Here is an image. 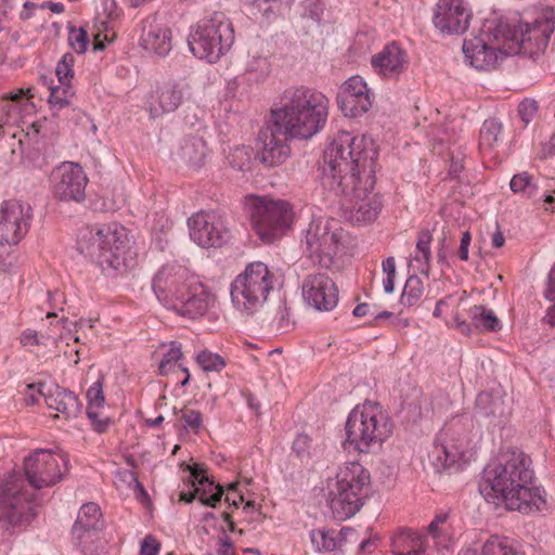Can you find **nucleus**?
Listing matches in <instances>:
<instances>
[{
    "instance_id": "obj_7",
    "label": "nucleus",
    "mask_w": 555,
    "mask_h": 555,
    "mask_svg": "<svg viewBox=\"0 0 555 555\" xmlns=\"http://www.w3.org/2000/svg\"><path fill=\"white\" fill-rule=\"evenodd\" d=\"M393 423L377 402L357 405L346 422L347 442L361 453L378 448L392 434Z\"/></svg>"
},
{
    "instance_id": "obj_38",
    "label": "nucleus",
    "mask_w": 555,
    "mask_h": 555,
    "mask_svg": "<svg viewBox=\"0 0 555 555\" xmlns=\"http://www.w3.org/2000/svg\"><path fill=\"white\" fill-rule=\"evenodd\" d=\"M229 163L233 169L246 175L251 171V153L246 147H235L229 155Z\"/></svg>"
},
{
    "instance_id": "obj_25",
    "label": "nucleus",
    "mask_w": 555,
    "mask_h": 555,
    "mask_svg": "<svg viewBox=\"0 0 555 555\" xmlns=\"http://www.w3.org/2000/svg\"><path fill=\"white\" fill-rule=\"evenodd\" d=\"M465 443L450 442L448 440V431L440 434L435 441L429 457L436 469H441L454 464L464 453Z\"/></svg>"
},
{
    "instance_id": "obj_27",
    "label": "nucleus",
    "mask_w": 555,
    "mask_h": 555,
    "mask_svg": "<svg viewBox=\"0 0 555 555\" xmlns=\"http://www.w3.org/2000/svg\"><path fill=\"white\" fill-rule=\"evenodd\" d=\"M142 46L157 55H166L171 50V30L158 24H151L143 30Z\"/></svg>"
},
{
    "instance_id": "obj_30",
    "label": "nucleus",
    "mask_w": 555,
    "mask_h": 555,
    "mask_svg": "<svg viewBox=\"0 0 555 555\" xmlns=\"http://www.w3.org/2000/svg\"><path fill=\"white\" fill-rule=\"evenodd\" d=\"M100 529H73V539L83 555H99L103 548V542L99 537Z\"/></svg>"
},
{
    "instance_id": "obj_1",
    "label": "nucleus",
    "mask_w": 555,
    "mask_h": 555,
    "mask_svg": "<svg viewBox=\"0 0 555 555\" xmlns=\"http://www.w3.org/2000/svg\"><path fill=\"white\" fill-rule=\"evenodd\" d=\"M377 149L372 138L354 137L341 131L323 153L320 166L322 185L348 203L349 220L356 224L371 223L382 210V199L373 191L376 183Z\"/></svg>"
},
{
    "instance_id": "obj_23",
    "label": "nucleus",
    "mask_w": 555,
    "mask_h": 555,
    "mask_svg": "<svg viewBox=\"0 0 555 555\" xmlns=\"http://www.w3.org/2000/svg\"><path fill=\"white\" fill-rule=\"evenodd\" d=\"M511 415V400L505 396L480 392L476 398L475 416L487 426L500 427Z\"/></svg>"
},
{
    "instance_id": "obj_57",
    "label": "nucleus",
    "mask_w": 555,
    "mask_h": 555,
    "mask_svg": "<svg viewBox=\"0 0 555 555\" xmlns=\"http://www.w3.org/2000/svg\"><path fill=\"white\" fill-rule=\"evenodd\" d=\"M234 546V543L230 539V537L225 533V531L222 529L221 535L218 540V548L217 554L218 555H235L234 553L230 552V550Z\"/></svg>"
},
{
    "instance_id": "obj_29",
    "label": "nucleus",
    "mask_w": 555,
    "mask_h": 555,
    "mask_svg": "<svg viewBox=\"0 0 555 555\" xmlns=\"http://www.w3.org/2000/svg\"><path fill=\"white\" fill-rule=\"evenodd\" d=\"M206 142L199 137L184 139L180 145L178 156L193 168H199L206 156Z\"/></svg>"
},
{
    "instance_id": "obj_20",
    "label": "nucleus",
    "mask_w": 555,
    "mask_h": 555,
    "mask_svg": "<svg viewBox=\"0 0 555 555\" xmlns=\"http://www.w3.org/2000/svg\"><path fill=\"white\" fill-rule=\"evenodd\" d=\"M472 11L464 0H439L433 23L446 35L464 34L470 23Z\"/></svg>"
},
{
    "instance_id": "obj_34",
    "label": "nucleus",
    "mask_w": 555,
    "mask_h": 555,
    "mask_svg": "<svg viewBox=\"0 0 555 555\" xmlns=\"http://www.w3.org/2000/svg\"><path fill=\"white\" fill-rule=\"evenodd\" d=\"M480 555H525L506 537L491 535L481 547Z\"/></svg>"
},
{
    "instance_id": "obj_31",
    "label": "nucleus",
    "mask_w": 555,
    "mask_h": 555,
    "mask_svg": "<svg viewBox=\"0 0 555 555\" xmlns=\"http://www.w3.org/2000/svg\"><path fill=\"white\" fill-rule=\"evenodd\" d=\"M433 236L429 231H422L418 234L416 242L415 254L412 262L416 267L417 271L422 274L429 276L430 259H431V245Z\"/></svg>"
},
{
    "instance_id": "obj_8",
    "label": "nucleus",
    "mask_w": 555,
    "mask_h": 555,
    "mask_svg": "<svg viewBox=\"0 0 555 555\" xmlns=\"http://www.w3.org/2000/svg\"><path fill=\"white\" fill-rule=\"evenodd\" d=\"M275 274L261 261L246 266L231 283L233 306L245 314L258 312L268 301L276 285Z\"/></svg>"
},
{
    "instance_id": "obj_56",
    "label": "nucleus",
    "mask_w": 555,
    "mask_h": 555,
    "mask_svg": "<svg viewBox=\"0 0 555 555\" xmlns=\"http://www.w3.org/2000/svg\"><path fill=\"white\" fill-rule=\"evenodd\" d=\"M14 108V104L9 103L8 100L0 98V135L3 132V127L9 122L11 111Z\"/></svg>"
},
{
    "instance_id": "obj_58",
    "label": "nucleus",
    "mask_w": 555,
    "mask_h": 555,
    "mask_svg": "<svg viewBox=\"0 0 555 555\" xmlns=\"http://www.w3.org/2000/svg\"><path fill=\"white\" fill-rule=\"evenodd\" d=\"M395 555H426V544L422 538L412 540V545L405 552H395Z\"/></svg>"
},
{
    "instance_id": "obj_41",
    "label": "nucleus",
    "mask_w": 555,
    "mask_h": 555,
    "mask_svg": "<svg viewBox=\"0 0 555 555\" xmlns=\"http://www.w3.org/2000/svg\"><path fill=\"white\" fill-rule=\"evenodd\" d=\"M196 362L205 372H219L225 366L223 358L208 350L199 352Z\"/></svg>"
},
{
    "instance_id": "obj_21",
    "label": "nucleus",
    "mask_w": 555,
    "mask_h": 555,
    "mask_svg": "<svg viewBox=\"0 0 555 555\" xmlns=\"http://www.w3.org/2000/svg\"><path fill=\"white\" fill-rule=\"evenodd\" d=\"M374 94L360 76L346 80L337 94V103L346 117H358L373 105Z\"/></svg>"
},
{
    "instance_id": "obj_33",
    "label": "nucleus",
    "mask_w": 555,
    "mask_h": 555,
    "mask_svg": "<svg viewBox=\"0 0 555 555\" xmlns=\"http://www.w3.org/2000/svg\"><path fill=\"white\" fill-rule=\"evenodd\" d=\"M469 318L474 327H482L487 331L495 332L500 330V320L494 312L483 306L475 305L468 310Z\"/></svg>"
},
{
    "instance_id": "obj_12",
    "label": "nucleus",
    "mask_w": 555,
    "mask_h": 555,
    "mask_svg": "<svg viewBox=\"0 0 555 555\" xmlns=\"http://www.w3.org/2000/svg\"><path fill=\"white\" fill-rule=\"evenodd\" d=\"M346 240L347 233L337 220L319 218L309 223L302 243L305 253L314 263L330 269L345 248Z\"/></svg>"
},
{
    "instance_id": "obj_19",
    "label": "nucleus",
    "mask_w": 555,
    "mask_h": 555,
    "mask_svg": "<svg viewBox=\"0 0 555 555\" xmlns=\"http://www.w3.org/2000/svg\"><path fill=\"white\" fill-rule=\"evenodd\" d=\"M53 193L60 201L80 203L86 196L88 178L78 163L64 162L52 173Z\"/></svg>"
},
{
    "instance_id": "obj_43",
    "label": "nucleus",
    "mask_w": 555,
    "mask_h": 555,
    "mask_svg": "<svg viewBox=\"0 0 555 555\" xmlns=\"http://www.w3.org/2000/svg\"><path fill=\"white\" fill-rule=\"evenodd\" d=\"M511 190L515 193H525L532 196L535 191V185L532 183L531 176L524 171L515 175L509 182Z\"/></svg>"
},
{
    "instance_id": "obj_40",
    "label": "nucleus",
    "mask_w": 555,
    "mask_h": 555,
    "mask_svg": "<svg viewBox=\"0 0 555 555\" xmlns=\"http://www.w3.org/2000/svg\"><path fill=\"white\" fill-rule=\"evenodd\" d=\"M544 297L553 302L546 310L545 315L543 317V322L548 324L552 327H555V263L548 273L547 284L544 291Z\"/></svg>"
},
{
    "instance_id": "obj_3",
    "label": "nucleus",
    "mask_w": 555,
    "mask_h": 555,
    "mask_svg": "<svg viewBox=\"0 0 555 555\" xmlns=\"http://www.w3.org/2000/svg\"><path fill=\"white\" fill-rule=\"evenodd\" d=\"M532 480L530 457L520 450L508 449L486 466L479 491L488 502L503 504L509 511L540 512L546 501L538 488L531 487Z\"/></svg>"
},
{
    "instance_id": "obj_49",
    "label": "nucleus",
    "mask_w": 555,
    "mask_h": 555,
    "mask_svg": "<svg viewBox=\"0 0 555 555\" xmlns=\"http://www.w3.org/2000/svg\"><path fill=\"white\" fill-rule=\"evenodd\" d=\"M538 112V103L531 99H525L518 105V115L525 125H528Z\"/></svg>"
},
{
    "instance_id": "obj_5",
    "label": "nucleus",
    "mask_w": 555,
    "mask_h": 555,
    "mask_svg": "<svg viewBox=\"0 0 555 555\" xmlns=\"http://www.w3.org/2000/svg\"><path fill=\"white\" fill-rule=\"evenodd\" d=\"M157 299L182 317H203L215 304V294L197 276L179 264L164 266L153 279Z\"/></svg>"
},
{
    "instance_id": "obj_53",
    "label": "nucleus",
    "mask_w": 555,
    "mask_h": 555,
    "mask_svg": "<svg viewBox=\"0 0 555 555\" xmlns=\"http://www.w3.org/2000/svg\"><path fill=\"white\" fill-rule=\"evenodd\" d=\"M223 494L224 490L223 487L220 485H217L216 492L212 493L210 496H206V489L203 488V493L199 494V502L203 505L216 507L217 504L221 501Z\"/></svg>"
},
{
    "instance_id": "obj_42",
    "label": "nucleus",
    "mask_w": 555,
    "mask_h": 555,
    "mask_svg": "<svg viewBox=\"0 0 555 555\" xmlns=\"http://www.w3.org/2000/svg\"><path fill=\"white\" fill-rule=\"evenodd\" d=\"M270 62L266 56L251 55L249 56L245 70L256 75V79H264L270 73Z\"/></svg>"
},
{
    "instance_id": "obj_14",
    "label": "nucleus",
    "mask_w": 555,
    "mask_h": 555,
    "mask_svg": "<svg viewBox=\"0 0 555 555\" xmlns=\"http://www.w3.org/2000/svg\"><path fill=\"white\" fill-rule=\"evenodd\" d=\"M64 454L48 449H37L24 460V473L28 486L39 490L60 482L68 469Z\"/></svg>"
},
{
    "instance_id": "obj_32",
    "label": "nucleus",
    "mask_w": 555,
    "mask_h": 555,
    "mask_svg": "<svg viewBox=\"0 0 555 555\" xmlns=\"http://www.w3.org/2000/svg\"><path fill=\"white\" fill-rule=\"evenodd\" d=\"M101 509L95 503H87L78 512L73 529L79 532L81 529H101Z\"/></svg>"
},
{
    "instance_id": "obj_61",
    "label": "nucleus",
    "mask_w": 555,
    "mask_h": 555,
    "mask_svg": "<svg viewBox=\"0 0 555 555\" xmlns=\"http://www.w3.org/2000/svg\"><path fill=\"white\" fill-rule=\"evenodd\" d=\"M472 236L468 231H465L461 237V244L459 248V258L463 261L468 260V248L470 245Z\"/></svg>"
},
{
    "instance_id": "obj_47",
    "label": "nucleus",
    "mask_w": 555,
    "mask_h": 555,
    "mask_svg": "<svg viewBox=\"0 0 555 555\" xmlns=\"http://www.w3.org/2000/svg\"><path fill=\"white\" fill-rule=\"evenodd\" d=\"M74 56L69 53L63 55L60 62L56 65L55 74L59 79V83H70V79L74 76L73 65H74Z\"/></svg>"
},
{
    "instance_id": "obj_59",
    "label": "nucleus",
    "mask_w": 555,
    "mask_h": 555,
    "mask_svg": "<svg viewBox=\"0 0 555 555\" xmlns=\"http://www.w3.org/2000/svg\"><path fill=\"white\" fill-rule=\"evenodd\" d=\"M237 486H238L237 482L230 483L229 485V492L225 495V501L229 504L233 505L234 507H237L238 504L242 503L243 500H244L243 494H241V493L236 494Z\"/></svg>"
},
{
    "instance_id": "obj_55",
    "label": "nucleus",
    "mask_w": 555,
    "mask_h": 555,
    "mask_svg": "<svg viewBox=\"0 0 555 555\" xmlns=\"http://www.w3.org/2000/svg\"><path fill=\"white\" fill-rule=\"evenodd\" d=\"M160 544L152 535H147L141 543V555H156L159 552Z\"/></svg>"
},
{
    "instance_id": "obj_9",
    "label": "nucleus",
    "mask_w": 555,
    "mask_h": 555,
    "mask_svg": "<svg viewBox=\"0 0 555 555\" xmlns=\"http://www.w3.org/2000/svg\"><path fill=\"white\" fill-rule=\"evenodd\" d=\"M370 485L369 472L358 462L339 468L336 481L330 489V507L338 519L352 517L363 506L365 490Z\"/></svg>"
},
{
    "instance_id": "obj_28",
    "label": "nucleus",
    "mask_w": 555,
    "mask_h": 555,
    "mask_svg": "<svg viewBox=\"0 0 555 555\" xmlns=\"http://www.w3.org/2000/svg\"><path fill=\"white\" fill-rule=\"evenodd\" d=\"M427 532L435 541L438 548H449L453 542V528L450 522V514L439 513L427 527Z\"/></svg>"
},
{
    "instance_id": "obj_63",
    "label": "nucleus",
    "mask_w": 555,
    "mask_h": 555,
    "mask_svg": "<svg viewBox=\"0 0 555 555\" xmlns=\"http://www.w3.org/2000/svg\"><path fill=\"white\" fill-rule=\"evenodd\" d=\"M87 415L91 420L94 429L99 433H104L108 427L107 420H99L98 413L93 410H87Z\"/></svg>"
},
{
    "instance_id": "obj_36",
    "label": "nucleus",
    "mask_w": 555,
    "mask_h": 555,
    "mask_svg": "<svg viewBox=\"0 0 555 555\" xmlns=\"http://www.w3.org/2000/svg\"><path fill=\"white\" fill-rule=\"evenodd\" d=\"M424 293V286L421 279L416 275H411L404 285L401 301L406 306H415Z\"/></svg>"
},
{
    "instance_id": "obj_44",
    "label": "nucleus",
    "mask_w": 555,
    "mask_h": 555,
    "mask_svg": "<svg viewBox=\"0 0 555 555\" xmlns=\"http://www.w3.org/2000/svg\"><path fill=\"white\" fill-rule=\"evenodd\" d=\"M180 421H182V427L194 434H197L203 424V417L199 411L192 409H183L180 411Z\"/></svg>"
},
{
    "instance_id": "obj_10",
    "label": "nucleus",
    "mask_w": 555,
    "mask_h": 555,
    "mask_svg": "<svg viewBox=\"0 0 555 555\" xmlns=\"http://www.w3.org/2000/svg\"><path fill=\"white\" fill-rule=\"evenodd\" d=\"M253 229L263 243L281 238L293 222L291 205L283 199L250 194L245 197Z\"/></svg>"
},
{
    "instance_id": "obj_37",
    "label": "nucleus",
    "mask_w": 555,
    "mask_h": 555,
    "mask_svg": "<svg viewBox=\"0 0 555 555\" xmlns=\"http://www.w3.org/2000/svg\"><path fill=\"white\" fill-rule=\"evenodd\" d=\"M49 89V103L52 108H62L69 105L70 98L74 94L70 83H59L57 86H51Z\"/></svg>"
},
{
    "instance_id": "obj_15",
    "label": "nucleus",
    "mask_w": 555,
    "mask_h": 555,
    "mask_svg": "<svg viewBox=\"0 0 555 555\" xmlns=\"http://www.w3.org/2000/svg\"><path fill=\"white\" fill-rule=\"evenodd\" d=\"M190 237L203 248L221 247L230 238L229 229L215 211H199L188 220Z\"/></svg>"
},
{
    "instance_id": "obj_46",
    "label": "nucleus",
    "mask_w": 555,
    "mask_h": 555,
    "mask_svg": "<svg viewBox=\"0 0 555 555\" xmlns=\"http://www.w3.org/2000/svg\"><path fill=\"white\" fill-rule=\"evenodd\" d=\"M68 42L77 53H85L89 44V37L86 29L83 27H70L68 33Z\"/></svg>"
},
{
    "instance_id": "obj_17",
    "label": "nucleus",
    "mask_w": 555,
    "mask_h": 555,
    "mask_svg": "<svg viewBox=\"0 0 555 555\" xmlns=\"http://www.w3.org/2000/svg\"><path fill=\"white\" fill-rule=\"evenodd\" d=\"M30 219L29 204L17 199L4 201L0 206V244H17L27 233Z\"/></svg>"
},
{
    "instance_id": "obj_52",
    "label": "nucleus",
    "mask_w": 555,
    "mask_h": 555,
    "mask_svg": "<svg viewBox=\"0 0 555 555\" xmlns=\"http://www.w3.org/2000/svg\"><path fill=\"white\" fill-rule=\"evenodd\" d=\"M189 469H190V473H191V476H190V483L192 485V481H195V486L199 485V486H203L205 487V485H208L209 487H212L214 486V481L210 480L206 475H205V468L203 465L201 464H194L192 466H189Z\"/></svg>"
},
{
    "instance_id": "obj_16",
    "label": "nucleus",
    "mask_w": 555,
    "mask_h": 555,
    "mask_svg": "<svg viewBox=\"0 0 555 555\" xmlns=\"http://www.w3.org/2000/svg\"><path fill=\"white\" fill-rule=\"evenodd\" d=\"M191 96V87L183 79L170 78L159 83L147 99V111L152 118H157L166 113L175 112L185 100Z\"/></svg>"
},
{
    "instance_id": "obj_54",
    "label": "nucleus",
    "mask_w": 555,
    "mask_h": 555,
    "mask_svg": "<svg viewBox=\"0 0 555 555\" xmlns=\"http://www.w3.org/2000/svg\"><path fill=\"white\" fill-rule=\"evenodd\" d=\"M310 446V438L307 435H298L294 442H293V451L296 452V454L299 457H304L308 454V449Z\"/></svg>"
},
{
    "instance_id": "obj_2",
    "label": "nucleus",
    "mask_w": 555,
    "mask_h": 555,
    "mask_svg": "<svg viewBox=\"0 0 555 555\" xmlns=\"http://www.w3.org/2000/svg\"><path fill=\"white\" fill-rule=\"evenodd\" d=\"M330 100L321 91L299 86L284 90L272 108L273 129L258 134V159L267 167L287 160L291 149L287 140L312 138L320 132L328 117Z\"/></svg>"
},
{
    "instance_id": "obj_22",
    "label": "nucleus",
    "mask_w": 555,
    "mask_h": 555,
    "mask_svg": "<svg viewBox=\"0 0 555 555\" xmlns=\"http://www.w3.org/2000/svg\"><path fill=\"white\" fill-rule=\"evenodd\" d=\"M498 46H489L480 38L465 40L463 53L469 65L477 70H492L507 56L506 42L495 41Z\"/></svg>"
},
{
    "instance_id": "obj_35",
    "label": "nucleus",
    "mask_w": 555,
    "mask_h": 555,
    "mask_svg": "<svg viewBox=\"0 0 555 555\" xmlns=\"http://www.w3.org/2000/svg\"><path fill=\"white\" fill-rule=\"evenodd\" d=\"M502 131V124L494 118L485 120L480 129L479 146L481 149H492L498 142Z\"/></svg>"
},
{
    "instance_id": "obj_64",
    "label": "nucleus",
    "mask_w": 555,
    "mask_h": 555,
    "mask_svg": "<svg viewBox=\"0 0 555 555\" xmlns=\"http://www.w3.org/2000/svg\"><path fill=\"white\" fill-rule=\"evenodd\" d=\"M192 490L181 491L179 495V500L185 503H191L195 498L199 499V494L203 493V489L196 488L195 481H192Z\"/></svg>"
},
{
    "instance_id": "obj_6",
    "label": "nucleus",
    "mask_w": 555,
    "mask_h": 555,
    "mask_svg": "<svg viewBox=\"0 0 555 555\" xmlns=\"http://www.w3.org/2000/svg\"><path fill=\"white\" fill-rule=\"evenodd\" d=\"M128 243V230L117 222H109L83 228L76 244L80 254L111 274L126 267L124 255Z\"/></svg>"
},
{
    "instance_id": "obj_13",
    "label": "nucleus",
    "mask_w": 555,
    "mask_h": 555,
    "mask_svg": "<svg viewBox=\"0 0 555 555\" xmlns=\"http://www.w3.org/2000/svg\"><path fill=\"white\" fill-rule=\"evenodd\" d=\"M34 492L28 490L21 473L14 472L0 479V526L9 530L30 521L35 516L31 502Z\"/></svg>"
},
{
    "instance_id": "obj_51",
    "label": "nucleus",
    "mask_w": 555,
    "mask_h": 555,
    "mask_svg": "<svg viewBox=\"0 0 555 555\" xmlns=\"http://www.w3.org/2000/svg\"><path fill=\"white\" fill-rule=\"evenodd\" d=\"M101 8L104 20L100 21V27L106 28L109 21L118 17L117 2L116 0H103Z\"/></svg>"
},
{
    "instance_id": "obj_45",
    "label": "nucleus",
    "mask_w": 555,
    "mask_h": 555,
    "mask_svg": "<svg viewBox=\"0 0 555 555\" xmlns=\"http://www.w3.org/2000/svg\"><path fill=\"white\" fill-rule=\"evenodd\" d=\"M181 357V346L176 341H171L169 350L164 354L163 360L159 362V374L166 375Z\"/></svg>"
},
{
    "instance_id": "obj_48",
    "label": "nucleus",
    "mask_w": 555,
    "mask_h": 555,
    "mask_svg": "<svg viewBox=\"0 0 555 555\" xmlns=\"http://www.w3.org/2000/svg\"><path fill=\"white\" fill-rule=\"evenodd\" d=\"M275 330L284 333L291 331V328L294 325V322L289 319V310L286 307L285 302H280L278 310H276V317H275Z\"/></svg>"
},
{
    "instance_id": "obj_11",
    "label": "nucleus",
    "mask_w": 555,
    "mask_h": 555,
    "mask_svg": "<svg viewBox=\"0 0 555 555\" xmlns=\"http://www.w3.org/2000/svg\"><path fill=\"white\" fill-rule=\"evenodd\" d=\"M233 42V25L222 12H215L210 17L199 21L188 39L191 52L210 63L217 62Z\"/></svg>"
},
{
    "instance_id": "obj_50",
    "label": "nucleus",
    "mask_w": 555,
    "mask_h": 555,
    "mask_svg": "<svg viewBox=\"0 0 555 555\" xmlns=\"http://www.w3.org/2000/svg\"><path fill=\"white\" fill-rule=\"evenodd\" d=\"M87 398L89 402L88 410L93 408H100L104 403V395L102 390V382H95L87 391Z\"/></svg>"
},
{
    "instance_id": "obj_18",
    "label": "nucleus",
    "mask_w": 555,
    "mask_h": 555,
    "mask_svg": "<svg viewBox=\"0 0 555 555\" xmlns=\"http://www.w3.org/2000/svg\"><path fill=\"white\" fill-rule=\"evenodd\" d=\"M305 304L317 311H332L338 304V288L333 279L322 272L310 273L301 283Z\"/></svg>"
},
{
    "instance_id": "obj_60",
    "label": "nucleus",
    "mask_w": 555,
    "mask_h": 555,
    "mask_svg": "<svg viewBox=\"0 0 555 555\" xmlns=\"http://www.w3.org/2000/svg\"><path fill=\"white\" fill-rule=\"evenodd\" d=\"M30 89H18L15 92H8L4 95H2L3 99L8 100L9 103L17 104L20 101L24 99V96L31 98L33 94L30 93Z\"/></svg>"
},
{
    "instance_id": "obj_62",
    "label": "nucleus",
    "mask_w": 555,
    "mask_h": 555,
    "mask_svg": "<svg viewBox=\"0 0 555 555\" xmlns=\"http://www.w3.org/2000/svg\"><path fill=\"white\" fill-rule=\"evenodd\" d=\"M20 343L25 347L39 345L40 340L38 338V333L29 328L24 331L21 335Z\"/></svg>"
},
{
    "instance_id": "obj_4",
    "label": "nucleus",
    "mask_w": 555,
    "mask_h": 555,
    "mask_svg": "<svg viewBox=\"0 0 555 555\" xmlns=\"http://www.w3.org/2000/svg\"><path fill=\"white\" fill-rule=\"evenodd\" d=\"M555 29V11L551 7L508 12L490 22L489 38L507 44V53L534 55L543 52Z\"/></svg>"
},
{
    "instance_id": "obj_39",
    "label": "nucleus",
    "mask_w": 555,
    "mask_h": 555,
    "mask_svg": "<svg viewBox=\"0 0 555 555\" xmlns=\"http://www.w3.org/2000/svg\"><path fill=\"white\" fill-rule=\"evenodd\" d=\"M310 539L318 552H332L337 546L334 531L312 530L310 532Z\"/></svg>"
},
{
    "instance_id": "obj_26",
    "label": "nucleus",
    "mask_w": 555,
    "mask_h": 555,
    "mask_svg": "<svg viewBox=\"0 0 555 555\" xmlns=\"http://www.w3.org/2000/svg\"><path fill=\"white\" fill-rule=\"evenodd\" d=\"M43 396L48 408L53 409L62 413L65 418L76 417L81 409L78 398L74 392L60 387L54 386L50 388L48 392L38 391Z\"/></svg>"
},
{
    "instance_id": "obj_24",
    "label": "nucleus",
    "mask_w": 555,
    "mask_h": 555,
    "mask_svg": "<svg viewBox=\"0 0 555 555\" xmlns=\"http://www.w3.org/2000/svg\"><path fill=\"white\" fill-rule=\"evenodd\" d=\"M371 64L380 76L397 79L406 69L408 57L405 52L396 42H392L375 54Z\"/></svg>"
}]
</instances>
